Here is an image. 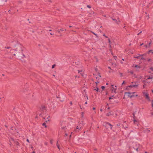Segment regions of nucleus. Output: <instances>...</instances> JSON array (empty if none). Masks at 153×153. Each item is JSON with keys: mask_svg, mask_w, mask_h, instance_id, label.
<instances>
[{"mask_svg": "<svg viewBox=\"0 0 153 153\" xmlns=\"http://www.w3.org/2000/svg\"><path fill=\"white\" fill-rule=\"evenodd\" d=\"M70 104H71V105H72V102H70Z\"/></svg>", "mask_w": 153, "mask_h": 153, "instance_id": "obj_47", "label": "nucleus"}, {"mask_svg": "<svg viewBox=\"0 0 153 153\" xmlns=\"http://www.w3.org/2000/svg\"><path fill=\"white\" fill-rule=\"evenodd\" d=\"M142 33V31H140V33L137 34V35H139L140 33Z\"/></svg>", "mask_w": 153, "mask_h": 153, "instance_id": "obj_35", "label": "nucleus"}, {"mask_svg": "<svg viewBox=\"0 0 153 153\" xmlns=\"http://www.w3.org/2000/svg\"><path fill=\"white\" fill-rule=\"evenodd\" d=\"M106 126H109L110 127V129H112L113 126L111 124L109 123H106Z\"/></svg>", "mask_w": 153, "mask_h": 153, "instance_id": "obj_7", "label": "nucleus"}, {"mask_svg": "<svg viewBox=\"0 0 153 153\" xmlns=\"http://www.w3.org/2000/svg\"><path fill=\"white\" fill-rule=\"evenodd\" d=\"M112 99V97H109V100H110V99Z\"/></svg>", "mask_w": 153, "mask_h": 153, "instance_id": "obj_38", "label": "nucleus"}, {"mask_svg": "<svg viewBox=\"0 0 153 153\" xmlns=\"http://www.w3.org/2000/svg\"><path fill=\"white\" fill-rule=\"evenodd\" d=\"M124 83H125V81H123L122 84V85H123Z\"/></svg>", "mask_w": 153, "mask_h": 153, "instance_id": "obj_37", "label": "nucleus"}, {"mask_svg": "<svg viewBox=\"0 0 153 153\" xmlns=\"http://www.w3.org/2000/svg\"><path fill=\"white\" fill-rule=\"evenodd\" d=\"M111 89L112 91V92H114L115 93H116V90L117 89V86H115L114 87L113 85H111Z\"/></svg>", "mask_w": 153, "mask_h": 153, "instance_id": "obj_3", "label": "nucleus"}, {"mask_svg": "<svg viewBox=\"0 0 153 153\" xmlns=\"http://www.w3.org/2000/svg\"><path fill=\"white\" fill-rule=\"evenodd\" d=\"M116 58H117V57L116 56L115 57V59H116Z\"/></svg>", "mask_w": 153, "mask_h": 153, "instance_id": "obj_60", "label": "nucleus"}, {"mask_svg": "<svg viewBox=\"0 0 153 153\" xmlns=\"http://www.w3.org/2000/svg\"><path fill=\"white\" fill-rule=\"evenodd\" d=\"M5 48H6V47H5ZM10 48V47H7V48H7V49H9V48Z\"/></svg>", "mask_w": 153, "mask_h": 153, "instance_id": "obj_55", "label": "nucleus"}, {"mask_svg": "<svg viewBox=\"0 0 153 153\" xmlns=\"http://www.w3.org/2000/svg\"><path fill=\"white\" fill-rule=\"evenodd\" d=\"M144 95L145 96L146 99H147L148 100H149V94L146 93H143Z\"/></svg>", "mask_w": 153, "mask_h": 153, "instance_id": "obj_6", "label": "nucleus"}, {"mask_svg": "<svg viewBox=\"0 0 153 153\" xmlns=\"http://www.w3.org/2000/svg\"><path fill=\"white\" fill-rule=\"evenodd\" d=\"M151 115H153V112H151Z\"/></svg>", "mask_w": 153, "mask_h": 153, "instance_id": "obj_43", "label": "nucleus"}, {"mask_svg": "<svg viewBox=\"0 0 153 153\" xmlns=\"http://www.w3.org/2000/svg\"><path fill=\"white\" fill-rule=\"evenodd\" d=\"M138 149L137 148H136V150L137 151H138Z\"/></svg>", "mask_w": 153, "mask_h": 153, "instance_id": "obj_54", "label": "nucleus"}, {"mask_svg": "<svg viewBox=\"0 0 153 153\" xmlns=\"http://www.w3.org/2000/svg\"><path fill=\"white\" fill-rule=\"evenodd\" d=\"M108 42L110 43V44L111 43V41H110V39L108 38Z\"/></svg>", "mask_w": 153, "mask_h": 153, "instance_id": "obj_20", "label": "nucleus"}, {"mask_svg": "<svg viewBox=\"0 0 153 153\" xmlns=\"http://www.w3.org/2000/svg\"><path fill=\"white\" fill-rule=\"evenodd\" d=\"M101 88L103 89L105 88V86H103L101 87Z\"/></svg>", "mask_w": 153, "mask_h": 153, "instance_id": "obj_25", "label": "nucleus"}, {"mask_svg": "<svg viewBox=\"0 0 153 153\" xmlns=\"http://www.w3.org/2000/svg\"><path fill=\"white\" fill-rule=\"evenodd\" d=\"M138 86L137 84L136 83L134 85H132V87H137Z\"/></svg>", "mask_w": 153, "mask_h": 153, "instance_id": "obj_10", "label": "nucleus"}, {"mask_svg": "<svg viewBox=\"0 0 153 153\" xmlns=\"http://www.w3.org/2000/svg\"><path fill=\"white\" fill-rule=\"evenodd\" d=\"M95 35L97 37V34H95Z\"/></svg>", "mask_w": 153, "mask_h": 153, "instance_id": "obj_48", "label": "nucleus"}, {"mask_svg": "<svg viewBox=\"0 0 153 153\" xmlns=\"http://www.w3.org/2000/svg\"><path fill=\"white\" fill-rule=\"evenodd\" d=\"M153 78V77H150L149 76V77H148L147 79V80L149 79H151Z\"/></svg>", "mask_w": 153, "mask_h": 153, "instance_id": "obj_18", "label": "nucleus"}, {"mask_svg": "<svg viewBox=\"0 0 153 153\" xmlns=\"http://www.w3.org/2000/svg\"><path fill=\"white\" fill-rule=\"evenodd\" d=\"M142 56V57H141V59H144V58H143V57H142L143 56Z\"/></svg>", "mask_w": 153, "mask_h": 153, "instance_id": "obj_36", "label": "nucleus"}, {"mask_svg": "<svg viewBox=\"0 0 153 153\" xmlns=\"http://www.w3.org/2000/svg\"><path fill=\"white\" fill-rule=\"evenodd\" d=\"M128 73H130V74H133L134 72L133 71H128Z\"/></svg>", "mask_w": 153, "mask_h": 153, "instance_id": "obj_14", "label": "nucleus"}, {"mask_svg": "<svg viewBox=\"0 0 153 153\" xmlns=\"http://www.w3.org/2000/svg\"><path fill=\"white\" fill-rule=\"evenodd\" d=\"M134 93H135V92H133V93H130V92H126L125 93V94H128V97H129L130 98H131V97H132L134 96L137 97L138 96V95H137V94H136L135 95H134L133 94H134Z\"/></svg>", "mask_w": 153, "mask_h": 153, "instance_id": "obj_1", "label": "nucleus"}, {"mask_svg": "<svg viewBox=\"0 0 153 153\" xmlns=\"http://www.w3.org/2000/svg\"><path fill=\"white\" fill-rule=\"evenodd\" d=\"M121 62V63L122 64H123V62Z\"/></svg>", "mask_w": 153, "mask_h": 153, "instance_id": "obj_63", "label": "nucleus"}, {"mask_svg": "<svg viewBox=\"0 0 153 153\" xmlns=\"http://www.w3.org/2000/svg\"><path fill=\"white\" fill-rule=\"evenodd\" d=\"M103 36H104L106 38H108V37L106 36L105 34H104L103 35Z\"/></svg>", "mask_w": 153, "mask_h": 153, "instance_id": "obj_28", "label": "nucleus"}, {"mask_svg": "<svg viewBox=\"0 0 153 153\" xmlns=\"http://www.w3.org/2000/svg\"><path fill=\"white\" fill-rule=\"evenodd\" d=\"M152 106L153 107V100L152 101Z\"/></svg>", "mask_w": 153, "mask_h": 153, "instance_id": "obj_26", "label": "nucleus"}, {"mask_svg": "<svg viewBox=\"0 0 153 153\" xmlns=\"http://www.w3.org/2000/svg\"><path fill=\"white\" fill-rule=\"evenodd\" d=\"M117 126H120L119 125H118V124H117Z\"/></svg>", "mask_w": 153, "mask_h": 153, "instance_id": "obj_61", "label": "nucleus"}, {"mask_svg": "<svg viewBox=\"0 0 153 153\" xmlns=\"http://www.w3.org/2000/svg\"><path fill=\"white\" fill-rule=\"evenodd\" d=\"M96 88H95L93 89L95 91H96L97 92H98L99 90V89L98 87H97V85H96Z\"/></svg>", "mask_w": 153, "mask_h": 153, "instance_id": "obj_11", "label": "nucleus"}, {"mask_svg": "<svg viewBox=\"0 0 153 153\" xmlns=\"http://www.w3.org/2000/svg\"><path fill=\"white\" fill-rule=\"evenodd\" d=\"M108 68H109V69H111V67H108Z\"/></svg>", "mask_w": 153, "mask_h": 153, "instance_id": "obj_51", "label": "nucleus"}, {"mask_svg": "<svg viewBox=\"0 0 153 153\" xmlns=\"http://www.w3.org/2000/svg\"><path fill=\"white\" fill-rule=\"evenodd\" d=\"M110 109V108H109V107H108V108H107V109Z\"/></svg>", "mask_w": 153, "mask_h": 153, "instance_id": "obj_56", "label": "nucleus"}, {"mask_svg": "<svg viewBox=\"0 0 153 153\" xmlns=\"http://www.w3.org/2000/svg\"><path fill=\"white\" fill-rule=\"evenodd\" d=\"M133 116L134 117H135V114H134V113L133 114Z\"/></svg>", "mask_w": 153, "mask_h": 153, "instance_id": "obj_44", "label": "nucleus"}, {"mask_svg": "<svg viewBox=\"0 0 153 153\" xmlns=\"http://www.w3.org/2000/svg\"><path fill=\"white\" fill-rule=\"evenodd\" d=\"M45 144L46 145H47V144H48V143L47 142H46L45 143Z\"/></svg>", "mask_w": 153, "mask_h": 153, "instance_id": "obj_40", "label": "nucleus"}, {"mask_svg": "<svg viewBox=\"0 0 153 153\" xmlns=\"http://www.w3.org/2000/svg\"><path fill=\"white\" fill-rule=\"evenodd\" d=\"M145 84H144L143 85V88H144L145 87Z\"/></svg>", "mask_w": 153, "mask_h": 153, "instance_id": "obj_42", "label": "nucleus"}, {"mask_svg": "<svg viewBox=\"0 0 153 153\" xmlns=\"http://www.w3.org/2000/svg\"><path fill=\"white\" fill-rule=\"evenodd\" d=\"M112 19L113 21H114L116 23H118V22H120V20H119V19H118V21H117L116 19H113V18H112Z\"/></svg>", "mask_w": 153, "mask_h": 153, "instance_id": "obj_8", "label": "nucleus"}, {"mask_svg": "<svg viewBox=\"0 0 153 153\" xmlns=\"http://www.w3.org/2000/svg\"><path fill=\"white\" fill-rule=\"evenodd\" d=\"M128 87L133 88L132 87V85L128 86Z\"/></svg>", "mask_w": 153, "mask_h": 153, "instance_id": "obj_24", "label": "nucleus"}, {"mask_svg": "<svg viewBox=\"0 0 153 153\" xmlns=\"http://www.w3.org/2000/svg\"><path fill=\"white\" fill-rule=\"evenodd\" d=\"M32 153H35V151H33L32 152Z\"/></svg>", "mask_w": 153, "mask_h": 153, "instance_id": "obj_50", "label": "nucleus"}, {"mask_svg": "<svg viewBox=\"0 0 153 153\" xmlns=\"http://www.w3.org/2000/svg\"><path fill=\"white\" fill-rule=\"evenodd\" d=\"M83 126V125L82 124V123H79L78 125L77 126L76 128V129H78L79 130L78 131H79V130L82 129V127Z\"/></svg>", "mask_w": 153, "mask_h": 153, "instance_id": "obj_2", "label": "nucleus"}, {"mask_svg": "<svg viewBox=\"0 0 153 153\" xmlns=\"http://www.w3.org/2000/svg\"><path fill=\"white\" fill-rule=\"evenodd\" d=\"M95 83H96V84H97V83H99V82H96Z\"/></svg>", "mask_w": 153, "mask_h": 153, "instance_id": "obj_52", "label": "nucleus"}, {"mask_svg": "<svg viewBox=\"0 0 153 153\" xmlns=\"http://www.w3.org/2000/svg\"><path fill=\"white\" fill-rule=\"evenodd\" d=\"M132 67H134L136 68V71H139L138 69L140 68H141V67L139 65H135L134 66V65H133L132 66Z\"/></svg>", "mask_w": 153, "mask_h": 153, "instance_id": "obj_5", "label": "nucleus"}, {"mask_svg": "<svg viewBox=\"0 0 153 153\" xmlns=\"http://www.w3.org/2000/svg\"><path fill=\"white\" fill-rule=\"evenodd\" d=\"M143 82H146V80H144L143 81Z\"/></svg>", "mask_w": 153, "mask_h": 153, "instance_id": "obj_41", "label": "nucleus"}, {"mask_svg": "<svg viewBox=\"0 0 153 153\" xmlns=\"http://www.w3.org/2000/svg\"><path fill=\"white\" fill-rule=\"evenodd\" d=\"M92 33H93L95 35V34L96 33H94L93 32H91Z\"/></svg>", "mask_w": 153, "mask_h": 153, "instance_id": "obj_45", "label": "nucleus"}, {"mask_svg": "<svg viewBox=\"0 0 153 153\" xmlns=\"http://www.w3.org/2000/svg\"><path fill=\"white\" fill-rule=\"evenodd\" d=\"M152 92L153 93V90L152 91Z\"/></svg>", "mask_w": 153, "mask_h": 153, "instance_id": "obj_64", "label": "nucleus"}, {"mask_svg": "<svg viewBox=\"0 0 153 153\" xmlns=\"http://www.w3.org/2000/svg\"><path fill=\"white\" fill-rule=\"evenodd\" d=\"M27 141L29 143H30L28 139H27Z\"/></svg>", "mask_w": 153, "mask_h": 153, "instance_id": "obj_33", "label": "nucleus"}, {"mask_svg": "<svg viewBox=\"0 0 153 153\" xmlns=\"http://www.w3.org/2000/svg\"><path fill=\"white\" fill-rule=\"evenodd\" d=\"M146 82H147V83H148L149 84V83H150V82H149V81H148L146 80Z\"/></svg>", "mask_w": 153, "mask_h": 153, "instance_id": "obj_31", "label": "nucleus"}, {"mask_svg": "<svg viewBox=\"0 0 153 153\" xmlns=\"http://www.w3.org/2000/svg\"><path fill=\"white\" fill-rule=\"evenodd\" d=\"M85 104H87V102H85Z\"/></svg>", "mask_w": 153, "mask_h": 153, "instance_id": "obj_57", "label": "nucleus"}, {"mask_svg": "<svg viewBox=\"0 0 153 153\" xmlns=\"http://www.w3.org/2000/svg\"><path fill=\"white\" fill-rule=\"evenodd\" d=\"M109 47L110 48H111V46L110 44L109 45Z\"/></svg>", "mask_w": 153, "mask_h": 153, "instance_id": "obj_49", "label": "nucleus"}, {"mask_svg": "<svg viewBox=\"0 0 153 153\" xmlns=\"http://www.w3.org/2000/svg\"><path fill=\"white\" fill-rule=\"evenodd\" d=\"M87 7L89 8H91V6L90 5H87Z\"/></svg>", "mask_w": 153, "mask_h": 153, "instance_id": "obj_17", "label": "nucleus"}, {"mask_svg": "<svg viewBox=\"0 0 153 153\" xmlns=\"http://www.w3.org/2000/svg\"><path fill=\"white\" fill-rule=\"evenodd\" d=\"M64 30H63V29H62L59 30L58 31V32L59 33L60 32V31H63Z\"/></svg>", "mask_w": 153, "mask_h": 153, "instance_id": "obj_19", "label": "nucleus"}, {"mask_svg": "<svg viewBox=\"0 0 153 153\" xmlns=\"http://www.w3.org/2000/svg\"><path fill=\"white\" fill-rule=\"evenodd\" d=\"M134 123L135 124H137V121L135 120H134Z\"/></svg>", "mask_w": 153, "mask_h": 153, "instance_id": "obj_15", "label": "nucleus"}, {"mask_svg": "<svg viewBox=\"0 0 153 153\" xmlns=\"http://www.w3.org/2000/svg\"><path fill=\"white\" fill-rule=\"evenodd\" d=\"M151 59H148V62H149V61H151Z\"/></svg>", "mask_w": 153, "mask_h": 153, "instance_id": "obj_29", "label": "nucleus"}, {"mask_svg": "<svg viewBox=\"0 0 153 153\" xmlns=\"http://www.w3.org/2000/svg\"><path fill=\"white\" fill-rule=\"evenodd\" d=\"M59 145L58 144V141H57V143H56V145Z\"/></svg>", "mask_w": 153, "mask_h": 153, "instance_id": "obj_39", "label": "nucleus"}, {"mask_svg": "<svg viewBox=\"0 0 153 153\" xmlns=\"http://www.w3.org/2000/svg\"><path fill=\"white\" fill-rule=\"evenodd\" d=\"M144 131L145 132L149 133L150 131V130L149 129L147 128L144 130Z\"/></svg>", "mask_w": 153, "mask_h": 153, "instance_id": "obj_9", "label": "nucleus"}, {"mask_svg": "<svg viewBox=\"0 0 153 153\" xmlns=\"http://www.w3.org/2000/svg\"><path fill=\"white\" fill-rule=\"evenodd\" d=\"M50 34L51 35H53V34H52V33H50Z\"/></svg>", "mask_w": 153, "mask_h": 153, "instance_id": "obj_58", "label": "nucleus"}, {"mask_svg": "<svg viewBox=\"0 0 153 153\" xmlns=\"http://www.w3.org/2000/svg\"><path fill=\"white\" fill-rule=\"evenodd\" d=\"M145 153H147V152H145Z\"/></svg>", "mask_w": 153, "mask_h": 153, "instance_id": "obj_62", "label": "nucleus"}, {"mask_svg": "<svg viewBox=\"0 0 153 153\" xmlns=\"http://www.w3.org/2000/svg\"><path fill=\"white\" fill-rule=\"evenodd\" d=\"M14 51V50L13 49L10 50V51L9 52L8 51H6L5 54H8L10 53L11 55H12ZM13 55L14 56H16V54L15 53L13 54Z\"/></svg>", "mask_w": 153, "mask_h": 153, "instance_id": "obj_4", "label": "nucleus"}, {"mask_svg": "<svg viewBox=\"0 0 153 153\" xmlns=\"http://www.w3.org/2000/svg\"><path fill=\"white\" fill-rule=\"evenodd\" d=\"M143 55L142 54V55H140V54H139L138 55V56H135L134 57L135 58H137L138 59L139 58L140 56H143Z\"/></svg>", "mask_w": 153, "mask_h": 153, "instance_id": "obj_12", "label": "nucleus"}, {"mask_svg": "<svg viewBox=\"0 0 153 153\" xmlns=\"http://www.w3.org/2000/svg\"><path fill=\"white\" fill-rule=\"evenodd\" d=\"M120 74L121 77L123 76V74L122 73H120Z\"/></svg>", "mask_w": 153, "mask_h": 153, "instance_id": "obj_30", "label": "nucleus"}, {"mask_svg": "<svg viewBox=\"0 0 153 153\" xmlns=\"http://www.w3.org/2000/svg\"><path fill=\"white\" fill-rule=\"evenodd\" d=\"M93 110H95V108H94V107H93Z\"/></svg>", "mask_w": 153, "mask_h": 153, "instance_id": "obj_46", "label": "nucleus"}, {"mask_svg": "<svg viewBox=\"0 0 153 153\" xmlns=\"http://www.w3.org/2000/svg\"><path fill=\"white\" fill-rule=\"evenodd\" d=\"M112 115V114H111V112H109L108 113H107L106 114L107 116H109L110 115Z\"/></svg>", "mask_w": 153, "mask_h": 153, "instance_id": "obj_13", "label": "nucleus"}, {"mask_svg": "<svg viewBox=\"0 0 153 153\" xmlns=\"http://www.w3.org/2000/svg\"><path fill=\"white\" fill-rule=\"evenodd\" d=\"M65 136H67L68 135V134L66 133L65 134Z\"/></svg>", "mask_w": 153, "mask_h": 153, "instance_id": "obj_53", "label": "nucleus"}, {"mask_svg": "<svg viewBox=\"0 0 153 153\" xmlns=\"http://www.w3.org/2000/svg\"><path fill=\"white\" fill-rule=\"evenodd\" d=\"M50 143L51 144H53V140H51L50 141Z\"/></svg>", "mask_w": 153, "mask_h": 153, "instance_id": "obj_27", "label": "nucleus"}, {"mask_svg": "<svg viewBox=\"0 0 153 153\" xmlns=\"http://www.w3.org/2000/svg\"><path fill=\"white\" fill-rule=\"evenodd\" d=\"M58 149H60V148H59V145H56Z\"/></svg>", "mask_w": 153, "mask_h": 153, "instance_id": "obj_23", "label": "nucleus"}, {"mask_svg": "<svg viewBox=\"0 0 153 153\" xmlns=\"http://www.w3.org/2000/svg\"><path fill=\"white\" fill-rule=\"evenodd\" d=\"M150 69L152 70V71H153V68L152 67H151L150 68Z\"/></svg>", "mask_w": 153, "mask_h": 153, "instance_id": "obj_32", "label": "nucleus"}, {"mask_svg": "<svg viewBox=\"0 0 153 153\" xmlns=\"http://www.w3.org/2000/svg\"><path fill=\"white\" fill-rule=\"evenodd\" d=\"M143 44V43H142V44H141L140 45H141H141H142Z\"/></svg>", "mask_w": 153, "mask_h": 153, "instance_id": "obj_59", "label": "nucleus"}, {"mask_svg": "<svg viewBox=\"0 0 153 153\" xmlns=\"http://www.w3.org/2000/svg\"><path fill=\"white\" fill-rule=\"evenodd\" d=\"M55 65L54 64L53 65H52V68H54V67H55Z\"/></svg>", "mask_w": 153, "mask_h": 153, "instance_id": "obj_21", "label": "nucleus"}, {"mask_svg": "<svg viewBox=\"0 0 153 153\" xmlns=\"http://www.w3.org/2000/svg\"><path fill=\"white\" fill-rule=\"evenodd\" d=\"M150 52H151L152 53H153V52L152 51V50H150L149 51V53Z\"/></svg>", "mask_w": 153, "mask_h": 153, "instance_id": "obj_22", "label": "nucleus"}, {"mask_svg": "<svg viewBox=\"0 0 153 153\" xmlns=\"http://www.w3.org/2000/svg\"><path fill=\"white\" fill-rule=\"evenodd\" d=\"M42 125H43V126H45V127H46V124L45 123H43L42 124Z\"/></svg>", "mask_w": 153, "mask_h": 153, "instance_id": "obj_16", "label": "nucleus"}, {"mask_svg": "<svg viewBox=\"0 0 153 153\" xmlns=\"http://www.w3.org/2000/svg\"><path fill=\"white\" fill-rule=\"evenodd\" d=\"M82 117H83V112H82Z\"/></svg>", "mask_w": 153, "mask_h": 153, "instance_id": "obj_34", "label": "nucleus"}]
</instances>
